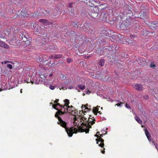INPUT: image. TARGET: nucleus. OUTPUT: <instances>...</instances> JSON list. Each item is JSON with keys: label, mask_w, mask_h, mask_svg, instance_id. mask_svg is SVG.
<instances>
[{"label": "nucleus", "mask_w": 158, "mask_h": 158, "mask_svg": "<svg viewBox=\"0 0 158 158\" xmlns=\"http://www.w3.org/2000/svg\"><path fill=\"white\" fill-rule=\"evenodd\" d=\"M58 101V99L55 100L54 102V104L52 105L53 107L58 110L55 114V117L58 119V123L60 124L63 127H65L66 126V123L63 121L59 115L63 114L64 113H68L75 116L76 112L74 111V108L73 106L70 107L69 106V100L66 99L64 100V105L63 106L60 105L59 103H57Z\"/></svg>", "instance_id": "obj_1"}, {"label": "nucleus", "mask_w": 158, "mask_h": 158, "mask_svg": "<svg viewBox=\"0 0 158 158\" xmlns=\"http://www.w3.org/2000/svg\"><path fill=\"white\" fill-rule=\"evenodd\" d=\"M74 118V119L73 122V125L76 126V127H72L70 128H67L66 127V126L64 127L69 136L72 137L73 133H76L79 131L81 132H85L86 133H88L89 131V129L85 128V127H82L81 129L80 128L79 125L80 123L81 124L82 122H80V121H79V117L77 118L75 116Z\"/></svg>", "instance_id": "obj_2"}, {"label": "nucleus", "mask_w": 158, "mask_h": 158, "mask_svg": "<svg viewBox=\"0 0 158 158\" xmlns=\"http://www.w3.org/2000/svg\"><path fill=\"white\" fill-rule=\"evenodd\" d=\"M81 108L82 111H80L79 112V114H77L78 116L79 117V120L80 121V122H82L81 123V125L83 124L85 121L86 122H87L88 120V118L85 116L84 115H85V114L83 111L84 108V110H88V108L86 107L85 105H83L82 106Z\"/></svg>", "instance_id": "obj_3"}, {"label": "nucleus", "mask_w": 158, "mask_h": 158, "mask_svg": "<svg viewBox=\"0 0 158 158\" xmlns=\"http://www.w3.org/2000/svg\"><path fill=\"white\" fill-rule=\"evenodd\" d=\"M96 141L97 142V143L98 144V145L102 147H103L104 143H103L104 140L102 139L101 138H99L98 139H96Z\"/></svg>", "instance_id": "obj_4"}, {"label": "nucleus", "mask_w": 158, "mask_h": 158, "mask_svg": "<svg viewBox=\"0 0 158 158\" xmlns=\"http://www.w3.org/2000/svg\"><path fill=\"white\" fill-rule=\"evenodd\" d=\"M134 88L140 91L142 90L143 89V87L142 85L137 84H136L135 85Z\"/></svg>", "instance_id": "obj_5"}, {"label": "nucleus", "mask_w": 158, "mask_h": 158, "mask_svg": "<svg viewBox=\"0 0 158 158\" xmlns=\"http://www.w3.org/2000/svg\"><path fill=\"white\" fill-rule=\"evenodd\" d=\"M144 130L145 131V134L148 141L150 142L151 141V139L150 134H149L148 131L146 129H144Z\"/></svg>", "instance_id": "obj_6"}, {"label": "nucleus", "mask_w": 158, "mask_h": 158, "mask_svg": "<svg viewBox=\"0 0 158 158\" xmlns=\"http://www.w3.org/2000/svg\"><path fill=\"white\" fill-rule=\"evenodd\" d=\"M0 46L6 49H8L9 48L8 45L6 44L5 43H3L1 41H0Z\"/></svg>", "instance_id": "obj_7"}, {"label": "nucleus", "mask_w": 158, "mask_h": 158, "mask_svg": "<svg viewBox=\"0 0 158 158\" xmlns=\"http://www.w3.org/2000/svg\"><path fill=\"white\" fill-rule=\"evenodd\" d=\"M140 16L139 18L142 19H144L146 17V13L144 11H141L140 13Z\"/></svg>", "instance_id": "obj_8"}, {"label": "nucleus", "mask_w": 158, "mask_h": 158, "mask_svg": "<svg viewBox=\"0 0 158 158\" xmlns=\"http://www.w3.org/2000/svg\"><path fill=\"white\" fill-rule=\"evenodd\" d=\"M100 107V106H98L97 107H94L93 108V111L94 113L95 114H97V112H100V111H99V109L98 108Z\"/></svg>", "instance_id": "obj_9"}, {"label": "nucleus", "mask_w": 158, "mask_h": 158, "mask_svg": "<svg viewBox=\"0 0 158 158\" xmlns=\"http://www.w3.org/2000/svg\"><path fill=\"white\" fill-rule=\"evenodd\" d=\"M135 119L136 121L140 124H142V120L138 117L136 116L135 117Z\"/></svg>", "instance_id": "obj_10"}, {"label": "nucleus", "mask_w": 158, "mask_h": 158, "mask_svg": "<svg viewBox=\"0 0 158 158\" xmlns=\"http://www.w3.org/2000/svg\"><path fill=\"white\" fill-rule=\"evenodd\" d=\"M62 56V55L61 54H57V55H54L52 56V57L53 58L55 59H59Z\"/></svg>", "instance_id": "obj_11"}, {"label": "nucleus", "mask_w": 158, "mask_h": 158, "mask_svg": "<svg viewBox=\"0 0 158 158\" xmlns=\"http://www.w3.org/2000/svg\"><path fill=\"white\" fill-rule=\"evenodd\" d=\"M39 81H38V80H35V77H33V81H31V83L32 84L35 83V84H39Z\"/></svg>", "instance_id": "obj_12"}, {"label": "nucleus", "mask_w": 158, "mask_h": 158, "mask_svg": "<svg viewBox=\"0 0 158 158\" xmlns=\"http://www.w3.org/2000/svg\"><path fill=\"white\" fill-rule=\"evenodd\" d=\"M99 64L101 66H103V65L104 64V60L103 59H102L100 60H99Z\"/></svg>", "instance_id": "obj_13"}, {"label": "nucleus", "mask_w": 158, "mask_h": 158, "mask_svg": "<svg viewBox=\"0 0 158 158\" xmlns=\"http://www.w3.org/2000/svg\"><path fill=\"white\" fill-rule=\"evenodd\" d=\"M98 15V13L97 12H95V13H92L91 14V16L94 18H95L97 17Z\"/></svg>", "instance_id": "obj_14"}, {"label": "nucleus", "mask_w": 158, "mask_h": 158, "mask_svg": "<svg viewBox=\"0 0 158 158\" xmlns=\"http://www.w3.org/2000/svg\"><path fill=\"white\" fill-rule=\"evenodd\" d=\"M78 87L81 90H83L85 88V85H78Z\"/></svg>", "instance_id": "obj_15"}, {"label": "nucleus", "mask_w": 158, "mask_h": 158, "mask_svg": "<svg viewBox=\"0 0 158 158\" xmlns=\"http://www.w3.org/2000/svg\"><path fill=\"white\" fill-rule=\"evenodd\" d=\"M67 61L68 63H70L72 62V60L71 58H69L67 59Z\"/></svg>", "instance_id": "obj_16"}, {"label": "nucleus", "mask_w": 158, "mask_h": 158, "mask_svg": "<svg viewBox=\"0 0 158 158\" xmlns=\"http://www.w3.org/2000/svg\"><path fill=\"white\" fill-rule=\"evenodd\" d=\"M7 66L10 69H11L12 68V65L10 64H7Z\"/></svg>", "instance_id": "obj_17"}, {"label": "nucleus", "mask_w": 158, "mask_h": 158, "mask_svg": "<svg viewBox=\"0 0 158 158\" xmlns=\"http://www.w3.org/2000/svg\"><path fill=\"white\" fill-rule=\"evenodd\" d=\"M49 87L52 90H53L55 89V87L52 85H50Z\"/></svg>", "instance_id": "obj_18"}, {"label": "nucleus", "mask_w": 158, "mask_h": 158, "mask_svg": "<svg viewBox=\"0 0 158 158\" xmlns=\"http://www.w3.org/2000/svg\"><path fill=\"white\" fill-rule=\"evenodd\" d=\"M100 137H99L98 135L97 134H96V135H95V136L97 137V139H98L99 138H101V137H102L103 135L101 134L100 135Z\"/></svg>", "instance_id": "obj_19"}, {"label": "nucleus", "mask_w": 158, "mask_h": 158, "mask_svg": "<svg viewBox=\"0 0 158 158\" xmlns=\"http://www.w3.org/2000/svg\"><path fill=\"white\" fill-rule=\"evenodd\" d=\"M125 106L128 109H130L131 108V107L127 104H125Z\"/></svg>", "instance_id": "obj_20"}, {"label": "nucleus", "mask_w": 158, "mask_h": 158, "mask_svg": "<svg viewBox=\"0 0 158 158\" xmlns=\"http://www.w3.org/2000/svg\"><path fill=\"white\" fill-rule=\"evenodd\" d=\"M73 4V3H69V4L68 5L69 7H71Z\"/></svg>", "instance_id": "obj_21"}, {"label": "nucleus", "mask_w": 158, "mask_h": 158, "mask_svg": "<svg viewBox=\"0 0 158 158\" xmlns=\"http://www.w3.org/2000/svg\"><path fill=\"white\" fill-rule=\"evenodd\" d=\"M23 39L24 41H26L27 40V38L25 37H24V38H23Z\"/></svg>", "instance_id": "obj_22"}, {"label": "nucleus", "mask_w": 158, "mask_h": 158, "mask_svg": "<svg viewBox=\"0 0 158 158\" xmlns=\"http://www.w3.org/2000/svg\"><path fill=\"white\" fill-rule=\"evenodd\" d=\"M9 62V61L8 60H6V61H5L4 62H2V64H3V63H4L5 64H6L7 63H8Z\"/></svg>", "instance_id": "obj_23"}, {"label": "nucleus", "mask_w": 158, "mask_h": 158, "mask_svg": "<svg viewBox=\"0 0 158 158\" xmlns=\"http://www.w3.org/2000/svg\"><path fill=\"white\" fill-rule=\"evenodd\" d=\"M122 103H121V104H116L115 105L117 106H122Z\"/></svg>", "instance_id": "obj_24"}, {"label": "nucleus", "mask_w": 158, "mask_h": 158, "mask_svg": "<svg viewBox=\"0 0 158 158\" xmlns=\"http://www.w3.org/2000/svg\"><path fill=\"white\" fill-rule=\"evenodd\" d=\"M22 14H21V15L23 16L24 17H25V16H26V14L24 13V14H23V12L22 11Z\"/></svg>", "instance_id": "obj_25"}, {"label": "nucleus", "mask_w": 158, "mask_h": 158, "mask_svg": "<svg viewBox=\"0 0 158 158\" xmlns=\"http://www.w3.org/2000/svg\"><path fill=\"white\" fill-rule=\"evenodd\" d=\"M155 66V65L154 64H153V65L151 64V65H150V67L151 68L154 67Z\"/></svg>", "instance_id": "obj_26"}, {"label": "nucleus", "mask_w": 158, "mask_h": 158, "mask_svg": "<svg viewBox=\"0 0 158 158\" xmlns=\"http://www.w3.org/2000/svg\"><path fill=\"white\" fill-rule=\"evenodd\" d=\"M39 21L40 22H42V21H45V20H44V19H40V20H39Z\"/></svg>", "instance_id": "obj_27"}, {"label": "nucleus", "mask_w": 158, "mask_h": 158, "mask_svg": "<svg viewBox=\"0 0 158 158\" xmlns=\"http://www.w3.org/2000/svg\"><path fill=\"white\" fill-rule=\"evenodd\" d=\"M73 88V87L72 86H69L68 87V89H71Z\"/></svg>", "instance_id": "obj_28"}, {"label": "nucleus", "mask_w": 158, "mask_h": 158, "mask_svg": "<svg viewBox=\"0 0 158 158\" xmlns=\"http://www.w3.org/2000/svg\"><path fill=\"white\" fill-rule=\"evenodd\" d=\"M130 37L132 38H134L135 36L133 35H130Z\"/></svg>", "instance_id": "obj_29"}, {"label": "nucleus", "mask_w": 158, "mask_h": 158, "mask_svg": "<svg viewBox=\"0 0 158 158\" xmlns=\"http://www.w3.org/2000/svg\"><path fill=\"white\" fill-rule=\"evenodd\" d=\"M94 123H95V122H94V121H92L91 123V125H93Z\"/></svg>", "instance_id": "obj_30"}, {"label": "nucleus", "mask_w": 158, "mask_h": 158, "mask_svg": "<svg viewBox=\"0 0 158 158\" xmlns=\"http://www.w3.org/2000/svg\"><path fill=\"white\" fill-rule=\"evenodd\" d=\"M53 76V74L51 73V74H50L49 75V77H52Z\"/></svg>", "instance_id": "obj_31"}, {"label": "nucleus", "mask_w": 158, "mask_h": 158, "mask_svg": "<svg viewBox=\"0 0 158 158\" xmlns=\"http://www.w3.org/2000/svg\"><path fill=\"white\" fill-rule=\"evenodd\" d=\"M90 93V92L89 90H88L87 92V94H89Z\"/></svg>", "instance_id": "obj_32"}, {"label": "nucleus", "mask_w": 158, "mask_h": 158, "mask_svg": "<svg viewBox=\"0 0 158 158\" xmlns=\"http://www.w3.org/2000/svg\"><path fill=\"white\" fill-rule=\"evenodd\" d=\"M101 152H102V153H103V154H104L105 153V152L104 151H101Z\"/></svg>", "instance_id": "obj_33"}, {"label": "nucleus", "mask_w": 158, "mask_h": 158, "mask_svg": "<svg viewBox=\"0 0 158 158\" xmlns=\"http://www.w3.org/2000/svg\"><path fill=\"white\" fill-rule=\"evenodd\" d=\"M0 37L1 38H4V36H0Z\"/></svg>", "instance_id": "obj_34"}, {"label": "nucleus", "mask_w": 158, "mask_h": 158, "mask_svg": "<svg viewBox=\"0 0 158 158\" xmlns=\"http://www.w3.org/2000/svg\"><path fill=\"white\" fill-rule=\"evenodd\" d=\"M20 93H22V89H21V90H20Z\"/></svg>", "instance_id": "obj_35"}, {"label": "nucleus", "mask_w": 158, "mask_h": 158, "mask_svg": "<svg viewBox=\"0 0 158 158\" xmlns=\"http://www.w3.org/2000/svg\"><path fill=\"white\" fill-rule=\"evenodd\" d=\"M99 132H97V134L98 135V134H99Z\"/></svg>", "instance_id": "obj_36"}, {"label": "nucleus", "mask_w": 158, "mask_h": 158, "mask_svg": "<svg viewBox=\"0 0 158 158\" xmlns=\"http://www.w3.org/2000/svg\"><path fill=\"white\" fill-rule=\"evenodd\" d=\"M2 91V89H0V92L1 91Z\"/></svg>", "instance_id": "obj_37"}, {"label": "nucleus", "mask_w": 158, "mask_h": 158, "mask_svg": "<svg viewBox=\"0 0 158 158\" xmlns=\"http://www.w3.org/2000/svg\"><path fill=\"white\" fill-rule=\"evenodd\" d=\"M141 127H144V126L143 125H142L141 126Z\"/></svg>", "instance_id": "obj_38"}, {"label": "nucleus", "mask_w": 158, "mask_h": 158, "mask_svg": "<svg viewBox=\"0 0 158 158\" xmlns=\"http://www.w3.org/2000/svg\"><path fill=\"white\" fill-rule=\"evenodd\" d=\"M147 98H148V96H147Z\"/></svg>", "instance_id": "obj_39"}, {"label": "nucleus", "mask_w": 158, "mask_h": 158, "mask_svg": "<svg viewBox=\"0 0 158 158\" xmlns=\"http://www.w3.org/2000/svg\"><path fill=\"white\" fill-rule=\"evenodd\" d=\"M86 110L85 111H84V112H86Z\"/></svg>", "instance_id": "obj_40"}, {"label": "nucleus", "mask_w": 158, "mask_h": 158, "mask_svg": "<svg viewBox=\"0 0 158 158\" xmlns=\"http://www.w3.org/2000/svg\"><path fill=\"white\" fill-rule=\"evenodd\" d=\"M51 104H52V102H51Z\"/></svg>", "instance_id": "obj_41"}, {"label": "nucleus", "mask_w": 158, "mask_h": 158, "mask_svg": "<svg viewBox=\"0 0 158 158\" xmlns=\"http://www.w3.org/2000/svg\"><path fill=\"white\" fill-rule=\"evenodd\" d=\"M51 104H52V102H51Z\"/></svg>", "instance_id": "obj_42"}, {"label": "nucleus", "mask_w": 158, "mask_h": 158, "mask_svg": "<svg viewBox=\"0 0 158 158\" xmlns=\"http://www.w3.org/2000/svg\"><path fill=\"white\" fill-rule=\"evenodd\" d=\"M51 104H52V102H51Z\"/></svg>", "instance_id": "obj_43"}]
</instances>
